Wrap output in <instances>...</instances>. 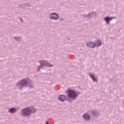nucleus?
Wrapping results in <instances>:
<instances>
[{
	"label": "nucleus",
	"instance_id": "nucleus-1",
	"mask_svg": "<svg viewBox=\"0 0 124 124\" xmlns=\"http://www.w3.org/2000/svg\"><path fill=\"white\" fill-rule=\"evenodd\" d=\"M67 93L68 95V97H71V98H76V97H77V96L79 95V94H78V93H77L76 92L70 90L67 92Z\"/></svg>",
	"mask_w": 124,
	"mask_h": 124
},
{
	"label": "nucleus",
	"instance_id": "nucleus-2",
	"mask_svg": "<svg viewBox=\"0 0 124 124\" xmlns=\"http://www.w3.org/2000/svg\"><path fill=\"white\" fill-rule=\"evenodd\" d=\"M35 111H34V109H31L29 108H25L22 110V115L23 116H30L31 113H34Z\"/></svg>",
	"mask_w": 124,
	"mask_h": 124
},
{
	"label": "nucleus",
	"instance_id": "nucleus-3",
	"mask_svg": "<svg viewBox=\"0 0 124 124\" xmlns=\"http://www.w3.org/2000/svg\"><path fill=\"white\" fill-rule=\"evenodd\" d=\"M50 18L51 20H58V19H59V15H58L57 13H52L50 16Z\"/></svg>",
	"mask_w": 124,
	"mask_h": 124
},
{
	"label": "nucleus",
	"instance_id": "nucleus-4",
	"mask_svg": "<svg viewBox=\"0 0 124 124\" xmlns=\"http://www.w3.org/2000/svg\"><path fill=\"white\" fill-rule=\"evenodd\" d=\"M27 80L25 79L23 80L20 83L18 84V87H20L22 88V87H25V86H27Z\"/></svg>",
	"mask_w": 124,
	"mask_h": 124
},
{
	"label": "nucleus",
	"instance_id": "nucleus-5",
	"mask_svg": "<svg viewBox=\"0 0 124 124\" xmlns=\"http://www.w3.org/2000/svg\"><path fill=\"white\" fill-rule=\"evenodd\" d=\"M88 47H90V48H94L95 47V44L94 43L88 42L87 44Z\"/></svg>",
	"mask_w": 124,
	"mask_h": 124
},
{
	"label": "nucleus",
	"instance_id": "nucleus-6",
	"mask_svg": "<svg viewBox=\"0 0 124 124\" xmlns=\"http://www.w3.org/2000/svg\"><path fill=\"white\" fill-rule=\"evenodd\" d=\"M59 99L60 101H64L66 99V97L64 95H60L59 96Z\"/></svg>",
	"mask_w": 124,
	"mask_h": 124
},
{
	"label": "nucleus",
	"instance_id": "nucleus-7",
	"mask_svg": "<svg viewBox=\"0 0 124 124\" xmlns=\"http://www.w3.org/2000/svg\"><path fill=\"white\" fill-rule=\"evenodd\" d=\"M83 118H84L85 120H90V115H89V114H85L84 115H83Z\"/></svg>",
	"mask_w": 124,
	"mask_h": 124
},
{
	"label": "nucleus",
	"instance_id": "nucleus-8",
	"mask_svg": "<svg viewBox=\"0 0 124 124\" xmlns=\"http://www.w3.org/2000/svg\"><path fill=\"white\" fill-rule=\"evenodd\" d=\"M112 19H113L112 17L109 18L108 17H107L104 18V20H105V21L107 23V24H109V21H111V20H112Z\"/></svg>",
	"mask_w": 124,
	"mask_h": 124
},
{
	"label": "nucleus",
	"instance_id": "nucleus-9",
	"mask_svg": "<svg viewBox=\"0 0 124 124\" xmlns=\"http://www.w3.org/2000/svg\"><path fill=\"white\" fill-rule=\"evenodd\" d=\"M100 45H101V41L99 40L96 41V44H95V46L96 47V46H97L98 47V46H100Z\"/></svg>",
	"mask_w": 124,
	"mask_h": 124
},
{
	"label": "nucleus",
	"instance_id": "nucleus-10",
	"mask_svg": "<svg viewBox=\"0 0 124 124\" xmlns=\"http://www.w3.org/2000/svg\"><path fill=\"white\" fill-rule=\"evenodd\" d=\"M9 112L12 114H13V113H15V112H16V109L15 108H12L9 110Z\"/></svg>",
	"mask_w": 124,
	"mask_h": 124
},
{
	"label": "nucleus",
	"instance_id": "nucleus-11",
	"mask_svg": "<svg viewBox=\"0 0 124 124\" xmlns=\"http://www.w3.org/2000/svg\"><path fill=\"white\" fill-rule=\"evenodd\" d=\"M90 77H91V78H92V79H93V81H96V79L94 78V77H93V75L91 74H90Z\"/></svg>",
	"mask_w": 124,
	"mask_h": 124
},
{
	"label": "nucleus",
	"instance_id": "nucleus-12",
	"mask_svg": "<svg viewBox=\"0 0 124 124\" xmlns=\"http://www.w3.org/2000/svg\"><path fill=\"white\" fill-rule=\"evenodd\" d=\"M49 66H52V64H49Z\"/></svg>",
	"mask_w": 124,
	"mask_h": 124
},
{
	"label": "nucleus",
	"instance_id": "nucleus-13",
	"mask_svg": "<svg viewBox=\"0 0 124 124\" xmlns=\"http://www.w3.org/2000/svg\"><path fill=\"white\" fill-rule=\"evenodd\" d=\"M42 66H43V65H46V64H42Z\"/></svg>",
	"mask_w": 124,
	"mask_h": 124
},
{
	"label": "nucleus",
	"instance_id": "nucleus-14",
	"mask_svg": "<svg viewBox=\"0 0 124 124\" xmlns=\"http://www.w3.org/2000/svg\"><path fill=\"white\" fill-rule=\"evenodd\" d=\"M44 62H45V61H43V63H44Z\"/></svg>",
	"mask_w": 124,
	"mask_h": 124
},
{
	"label": "nucleus",
	"instance_id": "nucleus-15",
	"mask_svg": "<svg viewBox=\"0 0 124 124\" xmlns=\"http://www.w3.org/2000/svg\"><path fill=\"white\" fill-rule=\"evenodd\" d=\"M38 71H39V69H38Z\"/></svg>",
	"mask_w": 124,
	"mask_h": 124
}]
</instances>
